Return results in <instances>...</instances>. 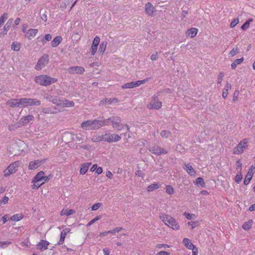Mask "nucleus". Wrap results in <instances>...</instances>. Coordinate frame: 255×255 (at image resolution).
<instances>
[{
    "instance_id": "a18cd8bd",
    "label": "nucleus",
    "mask_w": 255,
    "mask_h": 255,
    "mask_svg": "<svg viewBox=\"0 0 255 255\" xmlns=\"http://www.w3.org/2000/svg\"><path fill=\"white\" fill-rule=\"evenodd\" d=\"M170 246L167 244H158L156 245V248L157 249H160L161 248H164V249L166 248H169Z\"/></svg>"
},
{
    "instance_id": "a19ab883",
    "label": "nucleus",
    "mask_w": 255,
    "mask_h": 255,
    "mask_svg": "<svg viewBox=\"0 0 255 255\" xmlns=\"http://www.w3.org/2000/svg\"><path fill=\"white\" fill-rule=\"evenodd\" d=\"M252 21V19H249L242 26L241 28L244 30H246L249 27L250 23Z\"/></svg>"
},
{
    "instance_id": "49530a36",
    "label": "nucleus",
    "mask_w": 255,
    "mask_h": 255,
    "mask_svg": "<svg viewBox=\"0 0 255 255\" xmlns=\"http://www.w3.org/2000/svg\"><path fill=\"white\" fill-rule=\"evenodd\" d=\"M98 47L92 44L90 48L91 54L94 56L97 52Z\"/></svg>"
},
{
    "instance_id": "a211bd4d",
    "label": "nucleus",
    "mask_w": 255,
    "mask_h": 255,
    "mask_svg": "<svg viewBox=\"0 0 255 255\" xmlns=\"http://www.w3.org/2000/svg\"><path fill=\"white\" fill-rule=\"evenodd\" d=\"M42 163L43 160H42L37 159L31 161L29 164L28 168L29 170L35 169L39 167Z\"/></svg>"
},
{
    "instance_id": "6e6d98bb",
    "label": "nucleus",
    "mask_w": 255,
    "mask_h": 255,
    "mask_svg": "<svg viewBox=\"0 0 255 255\" xmlns=\"http://www.w3.org/2000/svg\"><path fill=\"white\" fill-rule=\"evenodd\" d=\"M242 175L241 173L238 174L235 178V180L236 183L239 184L242 181Z\"/></svg>"
},
{
    "instance_id": "423d86ee",
    "label": "nucleus",
    "mask_w": 255,
    "mask_h": 255,
    "mask_svg": "<svg viewBox=\"0 0 255 255\" xmlns=\"http://www.w3.org/2000/svg\"><path fill=\"white\" fill-rule=\"evenodd\" d=\"M41 102L39 100L34 99L21 98L19 99L20 108H24L28 106H39Z\"/></svg>"
},
{
    "instance_id": "4468645a",
    "label": "nucleus",
    "mask_w": 255,
    "mask_h": 255,
    "mask_svg": "<svg viewBox=\"0 0 255 255\" xmlns=\"http://www.w3.org/2000/svg\"><path fill=\"white\" fill-rule=\"evenodd\" d=\"M149 151L153 154L157 155L165 154L168 152L166 149L161 148L158 145L151 147L149 148Z\"/></svg>"
},
{
    "instance_id": "8fccbe9b",
    "label": "nucleus",
    "mask_w": 255,
    "mask_h": 255,
    "mask_svg": "<svg viewBox=\"0 0 255 255\" xmlns=\"http://www.w3.org/2000/svg\"><path fill=\"white\" fill-rule=\"evenodd\" d=\"M102 205V204L101 203H96L94 204L92 207V211H96L98 210L99 208H100Z\"/></svg>"
},
{
    "instance_id": "0e129e2a",
    "label": "nucleus",
    "mask_w": 255,
    "mask_h": 255,
    "mask_svg": "<svg viewBox=\"0 0 255 255\" xmlns=\"http://www.w3.org/2000/svg\"><path fill=\"white\" fill-rule=\"evenodd\" d=\"M228 94V91L227 90V89H223V93H222V97L224 99H226Z\"/></svg>"
},
{
    "instance_id": "69168bd1",
    "label": "nucleus",
    "mask_w": 255,
    "mask_h": 255,
    "mask_svg": "<svg viewBox=\"0 0 255 255\" xmlns=\"http://www.w3.org/2000/svg\"><path fill=\"white\" fill-rule=\"evenodd\" d=\"M135 175L141 177H143L144 174L141 170H137L135 172Z\"/></svg>"
},
{
    "instance_id": "9b49d317",
    "label": "nucleus",
    "mask_w": 255,
    "mask_h": 255,
    "mask_svg": "<svg viewBox=\"0 0 255 255\" xmlns=\"http://www.w3.org/2000/svg\"><path fill=\"white\" fill-rule=\"evenodd\" d=\"M102 137L103 140L109 142H117L121 139V136L118 134L115 133H106Z\"/></svg>"
},
{
    "instance_id": "f257e3e1",
    "label": "nucleus",
    "mask_w": 255,
    "mask_h": 255,
    "mask_svg": "<svg viewBox=\"0 0 255 255\" xmlns=\"http://www.w3.org/2000/svg\"><path fill=\"white\" fill-rule=\"evenodd\" d=\"M107 125H109V120H95L83 122L81 125V127L85 130H93Z\"/></svg>"
},
{
    "instance_id": "680f3d73",
    "label": "nucleus",
    "mask_w": 255,
    "mask_h": 255,
    "mask_svg": "<svg viewBox=\"0 0 255 255\" xmlns=\"http://www.w3.org/2000/svg\"><path fill=\"white\" fill-rule=\"evenodd\" d=\"M158 58V53L157 52H156L155 53H153L151 55V57H150V59L152 60V61H155Z\"/></svg>"
},
{
    "instance_id": "7c9ffc66",
    "label": "nucleus",
    "mask_w": 255,
    "mask_h": 255,
    "mask_svg": "<svg viewBox=\"0 0 255 255\" xmlns=\"http://www.w3.org/2000/svg\"><path fill=\"white\" fill-rule=\"evenodd\" d=\"M160 187V184L159 183H154L153 184H152L151 185H149L147 187V190L148 192H151L153 190L157 189Z\"/></svg>"
},
{
    "instance_id": "79ce46f5",
    "label": "nucleus",
    "mask_w": 255,
    "mask_h": 255,
    "mask_svg": "<svg viewBox=\"0 0 255 255\" xmlns=\"http://www.w3.org/2000/svg\"><path fill=\"white\" fill-rule=\"evenodd\" d=\"M184 216L188 220H191L196 218V215L194 214H190L188 212H184Z\"/></svg>"
},
{
    "instance_id": "c9c22d12",
    "label": "nucleus",
    "mask_w": 255,
    "mask_h": 255,
    "mask_svg": "<svg viewBox=\"0 0 255 255\" xmlns=\"http://www.w3.org/2000/svg\"><path fill=\"white\" fill-rule=\"evenodd\" d=\"M200 224V221L189 222L187 224L188 226H190L192 229H193L199 226Z\"/></svg>"
},
{
    "instance_id": "bb28decb",
    "label": "nucleus",
    "mask_w": 255,
    "mask_h": 255,
    "mask_svg": "<svg viewBox=\"0 0 255 255\" xmlns=\"http://www.w3.org/2000/svg\"><path fill=\"white\" fill-rule=\"evenodd\" d=\"M62 40V38L60 36H56L51 41V45L53 47L58 46Z\"/></svg>"
},
{
    "instance_id": "a878e982",
    "label": "nucleus",
    "mask_w": 255,
    "mask_h": 255,
    "mask_svg": "<svg viewBox=\"0 0 255 255\" xmlns=\"http://www.w3.org/2000/svg\"><path fill=\"white\" fill-rule=\"evenodd\" d=\"M75 210H74L73 209L68 210V209L64 208L61 211L60 214L61 216H70L71 215L75 214Z\"/></svg>"
},
{
    "instance_id": "58836bf2",
    "label": "nucleus",
    "mask_w": 255,
    "mask_h": 255,
    "mask_svg": "<svg viewBox=\"0 0 255 255\" xmlns=\"http://www.w3.org/2000/svg\"><path fill=\"white\" fill-rule=\"evenodd\" d=\"M240 50L239 48L237 46H235L234 47L232 50L229 53V55L231 57H233L234 55H235L236 54L239 53Z\"/></svg>"
},
{
    "instance_id": "4d7b16f0",
    "label": "nucleus",
    "mask_w": 255,
    "mask_h": 255,
    "mask_svg": "<svg viewBox=\"0 0 255 255\" xmlns=\"http://www.w3.org/2000/svg\"><path fill=\"white\" fill-rule=\"evenodd\" d=\"M10 244V242H7V241L0 242V248H4L7 247Z\"/></svg>"
},
{
    "instance_id": "393cba45",
    "label": "nucleus",
    "mask_w": 255,
    "mask_h": 255,
    "mask_svg": "<svg viewBox=\"0 0 255 255\" xmlns=\"http://www.w3.org/2000/svg\"><path fill=\"white\" fill-rule=\"evenodd\" d=\"M91 165V162H87L82 164L80 169V174L82 175L86 174Z\"/></svg>"
},
{
    "instance_id": "6ab92c4d",
    "label": "nucleus",
    "mask_w": 255,
    "mask_h": 255,
    "mask_svg": "<svg viewBox=\"0 0 255 255\" xmlns=\"http://www.w3.org/2000/svg\"><path fill=\"white\" fill-rule=\"evenodd\" d=\"M6 104L11 108H20L19 99H11L8 100Z\"/></svg>"
},
{
    "instance_id": "0eeeda50",
    "label": "nucleus",
    "mask_w": 255,
    "mask_h": 255,
    "mask_svg": "<svg viewBox=\"0 0 255 255\" xmlns=\"http://www.w3.org/2000/svg\"><path fill=\"white\" fill-rule=\"evenodd\" d=\"M21 162L20 161H16L11 163L5 169L3 173L4 177H8L11 174L15 173L18 170V168L20 165Z\"/></svg>"
},
{
    "instance_id": "052dcab7",
    "label": "nucleus",
    "mask_w": 255,
    "mask_h": 255,
    "mask_svg": "<svg viewBox=\"0 0 255 255\" xmlns=\"http://www.w3.org/2000/svg\"><path fill=\"white\" fill-rule=\"evenodd\" d=\"M236 166H237V169L238 170V169H240V170L241 171L242 169V163L241 162L240 160H238L236 161Z\"/></svg>"
},
{
    "instance_id": "dca6fc26",
    "label": "nucleus",
    "mask_w": 255,
    "mask_h": 255,
    "mask_svg": "<svg viewBox=\"0 0 255 255\" xmlns=\"http://www.w3.org/2000/svg\"><path fill=\"white\" fill-rule=\"evenodd\" d=\"M70 74H82L84 72L85 69L81 66H73L68 69Z\"/></svg>"
},
{
    "instance_id": "f8f14e48",
    "label": "nucleus",
    "mask_w": 255,
    "mask_h": 255,
    "mask_svg": "<svg viewBox=\"0 0 255 255\" xmlns=\"http://www.w3.org/2000/svg\"><path fill=\"white\" fill-rule=\"evenodd\" d=\"M148 81V79H144L142 80H138L135 82H131L127 83L122 86V88L123 89H131L134 87H136L139 85L145 83Z\"/></svg>"
},
{
    "instance_id": "6e6552de",
    "label": "nucleus",
    "mask_w": 255,
    "mask_h": 255,
    "mask_svg": "<svg viewBox=\"0 0 255 255\" xmlns=\"http://www.w3.org/2000/svg\"><path fill=\"white\" fill-rule=\"evenodd\" d=\"M51 101L53 104L58 106L62 107H73L74 106V103L73 101H69L65 99H60L57 97H54Z\"/></svg>"
},
{
    "instance_id": "aec40b11",
    "label": "nucleus",
    "mask_w": 255,
    "mask_h": 255,
    "mask_svg": "<svg viewBox=\"0 0 255 255\" xmlns=\"http://www.w3.org/2000/svg\"><path fill=\"white\" fill-rule=\"evenodd\" d=\"M70 229L69 228L64 229L61 231L60 234V238L59 242H58V245H61L64 243L66 236L67 234L70 232Z\"/></svg>"
},
{
    "instance_id": "c756f323",
    "label": "nucleus",
    "mask_w": 255,
    "mask_h": 255,
    "mask_svg": "<svg viewBox=\"0 0 255 255\" xmlns=\"http://www.w3.org/2000/svg\"><path fill=\"white\" fill-rule=\"evenodd\" d=\"M253 224V220H250L243 224L242 228L245 231H249L252 227Z\"/></svg>"
},
{
    "instance_id": "ea45409f",
    "label": "nucleus",
    "mask_w": 255,
    "mask_h": 255,
    "mask_svg": "<svg viewBox=\"0 0 255 255\" xmlns=\"http://www.w3.org/2000/svg\"><path fill=\"white\" fill-rule=\"evenodd\" d=\"M8 14L7 13H4L0 17V27L3 24L4 21L7 19Z\"/></svg>"
},
{
    "instance_id": "338daca9",
    "label": "nucleus",
    "mask_w": 255,
    "mask_h": 255,
    "mask_svg": "<svg viewBox=\"0 0 255 255\" xmlns=\"http://www.w3.org/2000/svg\"><path fill=\"white\" fill-rule=\"evenodd\" d=\"M8 218V216L7 215H5L2 217L1 220L3 224H5L7 222Z\"/></svg>"
},
{
    "instance_id": "72a5a7b5",
    "label": "nucleus",
    "mask_w": 255,
    "mask_h": 255,
    "mask_svg": "<svg viewBox=\"0 0 255 255\" xmlns=\"http://www.w3.org/2000/svg\"><path fill=\"white\" fill-rule=\"evenodd\" d=\"M23 218V216L22 214H16L12 216L10 219L12 221L17 222L22 220Z\"/></svg>"
},
{
    "instance_id": "cd10ccee",
    "label": "nucleus",
    "mask_w": 255,
    "mask_h": 255,
    "mask_svg": "<svg viewBox=\"0 0 255 255\" xmlns=\"http://www.w3.org/2000/svg\"><path fill=\"white\" fill-rule=\"evenodd\" d=\"M183 243L184 246L190 250H192L193 248H195V246L192 243L190 240L188 238H184L183 239Z\"/></svg>"
},
{
    "instance_id": "473e14b6",
    "label": "nucleus",
    "mask_w": 255,
    "mask_h": 255,
    "mask_svg": "<svg viewBox=\"0 0 255 255\" xmlns=\"http://www.w3.org/2000/svg\"><path fill=\"white\" fill-rule=\"evenodd\" d=\"M244 60V58L242 57L240 59H236L232 64H231V68L233 69H235L237 66L241 64Z\"/></svg>"
},
{
    "instance_id": "4be33fe9",
    "label": "nucleus",
    "mask_w": 255,
    "mask_h": 255,
    "mask_svg": "<svg viewBox=\"0 0 255 255\" xmlns=\"http://www.w3.org/2000/svg\"><path fill=\"white\" fill-rule=\"evenodd\" d=\"M38 33L37 29H29L25 33V37L28 39H31L34 38Z\"/></svg>"
},
{
    "instance_id": "774afa93",
    "label": "nucleus",
    "mask_w": 255,
    "mask_h": 255,
    "mask_svg": "<svg viewBox=\"0 0 255 255\" xmlns=\"http://www.w3.org/2000/svg\"><path fill=\"white\" fill-rule=\"evenodd\" d=\"M254 169L251 166V167L249 169V171H248V172L247 173V175H250V176H253V174H254Z\"/></svg>"
},
{
    "instance_id": "f3484780",
    "label": "nucleus",
    "mask_w": 255,
    "mask_h": 255,
    "mask_svg": "<svg viewBox=\"0 0 255 255\" xmlns=\"http://www.w3.org/2000/svg\"><path fill=\"white\" fill-rule=\"evenodd\" d=\"M119 102L117 98H105L100 102V106H105L106 105H111L113 103H117Z\"/></svg>"
},
{
    "instance_id": "f704fd0d",
    "label": "nucleus",
    "mask_w": 255,
    "mask_h": 255,
    "mask_svg": "<svg viewBox=\"0 0 255 255\" xmlns=\"http://www.w3.org/2000/svg\"><path fill=\"white\" fill-rule=\"evenodd\" d=\"M194 184L197 186L202 187L205 186L204 180L201 177L197 178L194 182Z\"/></svg>"
},
{
    "instance_id": "b1692460",
    "label": "nucleus",
    "mask_w": 255,
    "mask_h": 255,
    "mask_svg": "<svg viewBox=\"0 0 255 255\" xmlns=\"http://www.w3.org/2000/svg\"><path fill=\"white\" fill-rule=\"evenodd\" d=\"M198 30L197 28L192 27L188 29L186 32V35L187 37L190 38L194 37L197 34Z\"/></svg>"
},
{
    "instance_id": "39448f33",
    "label": "nucleus",
    "mask_w": 255,
    "mask_h": 255,
    "mask_svg": "<svg viewBox=\"0 0 255 255\" xmlns=\"http://www.w3.org/2000/svg\"><path fill=\"white\" fill-rule=\"evenodd\" d=\"M107 120H109V125L111 122L113 128L117 129L118 130H120L124 128H127V131H129V129L127 125L121 124V120L119 117H113Z\"/></svg>"
},
{
    "instance_id": "1a4fd4ad",
    "label": "nucleus",
    "mask_w": 255,
    "mask_h": 255,
    "mask_svg": "<svg viewBox=\"0 0 255 255\" xmlns=\"http://www.w3.org/2000/svg\"><path fill=\"white\" fill-rule=\"evenodd\" d=\"M249 138H244L240 141L237 146L233 150V153L235 154H240L242 153L244 150L248 146V144L249 143Z\"/></svg>"
},
{
    "instance_id": "603ef678",
    "label": "nucleus",
    "mask_w": 255,
    "mask_h": 255,
    "mask_svg": "<svg viewBox=\"0 0 255 255\" xmlns=\"http://www.w3.org/2000/svg\"><path fill=\"white\" fill-rule=\"evenodd\" d=\"M239 19L238 18L234 19L230 24V27H234L236 25H237L239 23Z\"/></svg>"
},
{
    "instance_id": "c03bdc74",
    "label": "nucleus",
    "mask_w": 255,
    "mask_h": 255,
    "mask_svg": "<svg viewBox=\"0 0 255 255\" xmlns=\"http://www.w3.org/2000/svg\"><path fill=\"white\" fill-rule=\"evenodd\" d=\"M100 38L98 36H96L95 37L93 42H92V45L96 46H98V45L100 44Z\"/></svg>"
},
{
    "instance_id": "bf43d9fd",
    "label": "nucleus",
    "mask_w": 255,
    "mask_h": 255,
    "mask_svg": "<svg viewBox=\"0 0 255 255\" xmlns=\"http://www.w3.org/2000/svg\"><path fill=\"white\" fill-rule=\"evenodd\" d=\"M10 24H8L7 23H6L4 27H3V31H4V34H6L7 31L9 30V28H10Z\"/></svg>"
},
{
    "instance_id": "864d4df0",
    "label": "nucleus",
    "mask_w": 255,
    "mask_h": 255,
    "mask_svg": "<svg viewBox=\"0 0 255 255\" xmlns=\"http://www.w3.org/2000/svg\"><path fill=\"white\" fill-rule=\"evenodd\" d=\"M101 216H97L94 219H93L92 220H91L89 222V223L88 224L87 226H90L93 224H94L96 221H98L99 220H100L101 219Z\"/></svg>"
},
{
    "instance_id": "37998d69",
    "label": "nucleus",
    "mask_w": 255,
    "mask_h": 255,
    "mask_svg": "<svg viewBox=\"0 0 255 255\" xmlns=\"http://www.w3.org/2000/svg\"><path fill=\"white\" fill-rule=\"evenodd\" d=\"M170 132L168 130H163L160 132V135L163 138H167L170 134Z\"/></svg>"
},
{
    "instance_id": "4c0bfd02",
    "label": "nucleus",
    "mask_w": 255,
    "mask_h": 255,
    "mask_svg": "<svg viewBox=\"0 0 255 255\" xmlns=\"http://www.w3.org/2000/svg\"><path fill=\"white\" fill-rule=\"evenodd\" d=\"M165 189L166 193L168 195H172L174 192L173 188L169 185L166 186Z\"/></svg>"
},
{
    "instance_id": "9d476101",
    "label": "nucleus",
    "mask_w": 255,
    "mask_h": 255,
    "mask_svg": "<svg viewBox=\"0 0 255 255\" xmlns=\"http://www.w3.org/2000/svg\"><path fill=\"white\" fill-rule=\"evenodd\" d=\"M162 103L158 100V96L154 95L151 98V102L147 105L149 110H159L161 108Z\"/></svg>"
},
{
    "instance_id": "412c9836",
    "label": "nucleus",
    "mask_w": 255,
    "mask_h": 255,
    "mask_svg": "<svg viewBox=\"0 0 255 255\" xmlns=\"http://www.w3.org/2000/svg\"><path fill=\"white\" fill-rule=\"evenodd\" d=\"M183 169L187 173L191 176L195 177L196 175V171L190 164H186L183 167Z\"/></svg>"
},
{
    "instance_id": "7ed1b4c3",
    "label": "nucleus",
    "mask_w": 255,
    "mask_h": 255,
    "mask_svg": "<svg viewBox=\"0 0 255 255\" xmlns=\"http://www.w3.org/2000/svg\"><path fill=\"white\" fill-rule=\"evenodd\" d=\"M44 174V172L42 171L36 174L31 181L32 185L31 187L32 189L36 190L38 189L41 185L49 180L50 178L48 176H45Z\"/></svg>"
},
{
    "instance_id": "e2e57ef3",
    "label": "nucleus",
    "mask_w": 255,
    "mask_h": 255,
    "mask_svg": "<svg viewBox=\"0 0 255 255\" xmlns=\"http://www.w3.org/2000/svg\"><path fill=\"white\" fill-rule=\"evenodd\" d=\"M170 253L166 251H160L156 254V255H170Z\"/></svg>"
},
{
    "instance_id": "de8ad7c7",
    "label": "nucleus",
    "mask_w": 255,
    "mask_h": 255,
    "mask_svg": "<svg viewBox=\"0 0 255 255\" xmlns=\"http://www.w3.org/2000/svg\"><path fill=\"white\" fill-rule=\"evenodd\" d=\"M253 176H250V175H246L245 179L244 181V183L245 185H247L250 183V181L251 180Z\"/></svg>"
},
{
    "instance_id": "2f4dec72",
    "label": "nucleus",
    "mask_w": 255,
    "mask_h": 255,
    "mask_svg": "<svg viewBox=\"0 0 255 255\" xmlns=\"http://www.w3.org/2000/svg\"><path fill=\"white\" fill-rule=\"evenodd\" d=\"M107 44L108 43L106 41H104L100 44L99 52L100 53L103 54L104 53L106 49Z\"/></svg>"
},
{
    "instance_id": "09e8293b",
    "label": "nucleus",
    "mask_w": 255,
    "mask_h": 255,
    "mask_svg": "<svg viewBox=\"0 0 255 255\" xmlns=\"http://www.w3.org/2000/svg\"><path fill=\"white\" fill-rule=\"evenodd\" d=\"M122 229H123V228L122 227H117V228L114 229L113 230L109 231V232L110 233V234L114 235L116 233L120 232L122 230Z\"/></svg>"
},
{
    "instance_id": "e433bc0d",
    "label": "nucleus",
    "mask_w": 255,
    "mask_h": 255,
    "mask_svg": "<svg viewBox=\"0 0 255 255\" xmlns=\"http://www.w3.org/2000/svg\"><path fill=\"white\" fill-rule=\"evenodd\" d=\"M21 44L17 42H13L11 44V49L15 51H18L20 48Z\"/></svg>"
},
{
    "instance_id": "5701e85b",
    "label": "nucleus",
    "mask_w": 255,
    "mask_h": 255,
    "mask_svg": "<svg viewBox=\"0 0 255 255\" xmlns=\"http://www.w3.org/2000/svg\"><path fill=\"white\" fill-rule=\"evenodd\" d=\"M34 119L32 115H27L22 117L20 120V124L23 126L28 124L30 122L32 121Z\"/></svg>"
},
{
    "instance_id": "2eb2a0df",
    "label": "nucleus",
    "mask_w": 255,
    "mask_h": 255,
    "mask_svg": "<svg viewBox=\"0 0 255 255\" xmlns=\"http://www.w3.org/2000/svg\"><path fill=\"white\" fill-rule=\"evenodd\" d=\"M145 11L147 15L152 16L155 11V8L150 2H148L145 4Z\"/></svg>"
},
{
    "instance_id": "c85d7f7f",
    "label": "nucleus",
    "mask_w": 255,
    "mask_h": 255,
    "mask_svg": "<svg viewBox=\"0 0 255 255\" xmlns=\"http://www.w3.org/2000/svg\"><path fill=\"white\" fill-rule=\"evenodd\" d=\"M49 244V243L47 241L41 240L37 245L38 246L37 248L39 249L40 250H46L48 248Z\"/></svg>"
},
{
    "instance_id": "5fc2aeb1",
    "label": "nucleus",
    "mask_w": 255,
    "mask_h": 255,
    "mask_svg": "<svg viewBox=\"0 0 255 255\" xmlns=\"http://www.w3.org/2000/svg\"><path fill=\"white\" fill-rule=\"evenodd\" d=\"M8 197L6 196H4L3 198L0 201V205H5L8 203Z\"/></svg>"
},
{
    "instance_id": "13d9d810",
    "label": "nucleus",
    "mask_w": 255,
    "mask_h": 255,
    "mask_svg": "<svg viewBox=\"0 0 255 255\" xmlns=\"http://www.w3.org/2000/svg\"><path fill=\"white\" fill-rule=\"evenodd\" d=\"M224 76V74L223 72H221L219 75V76H218V82H217V83L218 84H221L222 80H223V78Z\"/></svg>"
},
{
    "instance_id": "f03ea898",
    "label": "nucleus",
    "mask_w": 255,
    "mask_h": 255,
    "mask_svg": "<svg viewBox=\"0 0 255 255\" xmlns=\"http://www.w3.org/2000/svg\"><path fill=\"white\" fill-rule=\"evenodd\" d=\"M159 217L165 225L168 227L174 230H179L180 229V225L178 223L175 219L169 215L166 214L164 212H161L159 213Z\"/></svg>"
},
{
    "instance_id": "ddd939ff",
    "label": "nucleus",
    "mask_w": 255,
    "mask_h": 255,
    "mask_svg": "<svg viewBox=\"0 0 255 255\" xmlns=\"http://www.w3.org/2000/svg\"><path fill=\"white\" fill-rule=\"evenodd\" d=\"M49 61L48 56L46 54L43 55L38 61L36 65L35 66V69L39 70L42 69Z\"/></svg>"
},
{
    "instance_id": "20e7f679",
    "label": "nucleus",
    "mask_w": 255,
    "mask_h": 255,
    "mask_svg": "<svg viewBox=\"0 0 255 255\" xmlns=\"http://www.w3.org/2000/svg\"><path fill=\"white\" fill-rule=\"evenodd\" d=\"M34 81L37 84L41 86H48L51 84L56 83L58 80L47 75H40L36 76L34 78Z\"/></svg>"
},
{
    "instance_id": "3c124183",
    "label": "nucleus",
    "mask_w": 255,
    "mask_h": 255,
    "mask_svg": "<svg viewBox=\"0 0 255 255\" xmlns=\"http://www.w3.org/2000/svg\"><path fill=\"white\" fill-rule=\"evenodd\" d=\"M52 36L50 34H46L44 36V39L42 40L43 44H45L46 41H49L51 39Z\"/></svg>"
}]
</instances>
